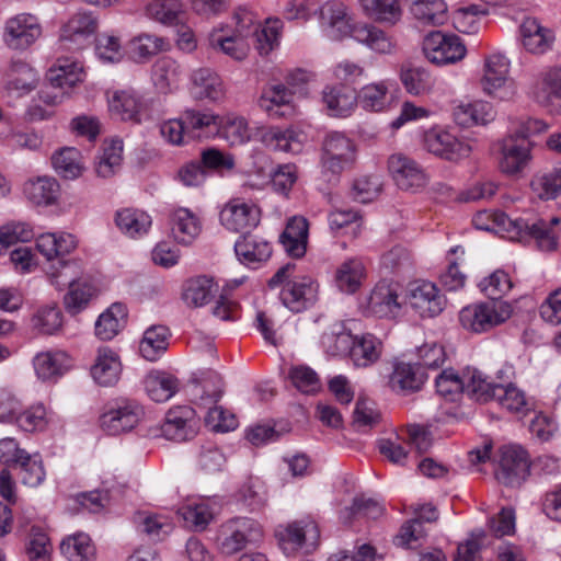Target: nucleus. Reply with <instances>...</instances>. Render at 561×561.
Here are the masks:
<instances>
[{"label": "nucleus", "mask_w": 561, "mask_h": 561, "mask_svg": "<svg viewBox=\"0 0 561 561\" xmlns=\"http://www.w3.org/2000/svg\"><path fill=\"white\" fill-rule=\"evenodd\" d=\"M495 220L500 228L508 232L529 236L540 251L551 252L558 247L561 237V218L559 217L529 221L524 218L512 219L504 213H497Z\"/></svg>", "instance_id": "obj_3"}, {"label": "nucleus", "mask_w": 561, "mask_h": 561, "mask_svg": "<svg viewBox=\"0 0 561 561\" xmlns=\"http://www.w3.org/2000/svg\"><path fill=\"white\" fill-rule=\"evenodd\" d=\"M27 459H23L19 467V478L22 484L31 488L41 485L46 478V471L42 457L38 454H27Z\"/></svg>", "instance_id": "obj_58"}, {"label": "nucleus", "mask_w": 561, "mask_h": 561, "mask_svg": "<svg viewBox=\"0 0 561 561\" xmlns=\"http://www.w3.org/2000/svg\"><path fill=\"white\" fill-rule=\"evenodd\" d=\"M388 169L397 186L404 191L416 192L428 182L425 170L414 159L403 153L390 156Z\"/></svg>", "instance_id": "obj_13"}, {"label": "nucleus", "mask_w": 561, "mask_h": 561, "mask_svg": "<svg viewBox=\"0 0 561 561\" xmlns=\"http://www.w3.org/2000/svg\"><path fill=\"white\" fill-rule=\"evenodd\" d=\"M411 308L422 318L438 316L445 308V297L439 293L435 284L422 282L415 284L408 294Z\"/></svg>", "instance_id": "obj_19"}, {"label": "nucleus", "mask_w": 561, "mask_h": 561, "mask_svg": "<svg viewBox=\"0 0 561 561\" xmlns=\"http://www.w3.org/2000/svg\"><path fill=\"white\" fill-rule=\"evenodd\" d=\"M398 298L397 288L380 283L373 289L368 299V307L379 318L394 317L401 308Z\"/></svg>", "instance_id": "obj_35"}, {"label": "nucleus", "mask_w": 561, "mask_h": 561, "mask_svg": "<svg viewBox=\"0 0 561 561\" xmlns=\"http://www.w3.org/2000/svg\"><path fill=\"white\" fill-rule=\"evenodd\" d=\"M364 13L371 20L394 24L402 14L399 0H359Z\"/></svg>", "instance_id": "obj_47"}, {"label": "nucleus", "mask_w": 561, "mask_h": 561, "mask_svg": "<svg viewBox=\"0 0 561 561\" xmlns=\"http://www.w3.org/2000/svg\"><path fill=\"white\" fill-rule=\"evenodd\" d=\"M78 245L76 237L67 232H47L36 239L37 250L45 256L47 263L45 273L49 282L58 289L66 286L78 285V279L82 274V265L78 259H68Z\"/></svg>", "instance_id": "obj_1"}, {"label": "nucleus", "mask_w": 561, "mask_h": 561, "mask_svg": "<svg viewBox=\"0 0 561 561\" xmlns=\"http://www.w3.org/2000/svg\"><path fill=\"white\" fill-rule=\"evenodd\" d=\"M530 148L529 140L515 139L514 135H507L501 144V171L508 175L520 173L530 160Z\"/></svg>", "instance_id": "obj_22"}, {"label": "nucleus", "mask_w": 561, "mask_h": 561, "mask_svg": "<svg viewBox=\"0 0 561 561\" xmlns=\"http://www.w3.org/2000/svg\"><path fill=\"white\" fill-rule=\"evenodd\" d=\"M42 35V26L36 16L28 13L16 14L7 20L3 42L14 50H25Z\"/></svg>", "instance_id": "obj_11"}, {"label": "nucleus", "mask_w": 561, "mask_h": 561, "mask_svg": "<svg viewBox=\"0 0 561 561\" xmlns=\"http://www.w3.org/2000/svg\"><path fill=\"white\" fill-rule=\"evenodd\" d=\"M354 335L343 323H334L323 332L321 346L331 356H348Z\"/></svg>", "instance_id": "obj_44"}, {"label": "nucleus", "mask_w": 561, "mask_h": 561, "mask_svg": "<svg viewBox=\"0 0 561 561\" xmlns=\"http://www.w3.org/2000/svg\"><path fill=\"white\" fill-rule=\"evenodd\" d=\"M122 365L116 353L108 347L98 351L95 363L91 368V375L100 386H113L117 382Z\"/></svg>", "instance_id": "obj_30"}, {"label": "nucleus", "mask_w": 561, "mask_h": 561, "mask_svg": "<svg viewBox=\"0 0 561 561\" xmlns=\"http://www.w3.org/2000/svg\"><path fill=\"white\" fill-rule=\"evenodd\" d=\"M466 47L457 35L440 31L431 32L424 37L423 53L436 65L455 64L466 55Z\"/></svg>", "instance_id": "obj_10"}, {"label": "nucleus", "mask_w": 561, "mask_h": 561, "mask_svg": "<svg viewBox=\"0 0 561 561\" xmlns=\"http://www.w3.org/2000/svg\"><path fill=\"white\" fill-rule=\"evenodd\" d=\"M147 13L162 24L173 25L183 13V4L180 0H156L148 4Z\"/></svg>", "instance_id": "obj_60"}, {"label": "nucleus", "mask_w": 561, "mask_h": 561, "mask_svg": "<svg viewBox=\"0 0 561 561\" xmlns=\"http://www.w3.org/2000/svg\"><path fill=\"white\" fill-rule=\"evenodd\" d=\"M291 92L284 84L271 85L263 90L259 106L271 117H282L290 110Z\"/></svg>", "instance_id": "obj_42"}, {"label": "nucleus", "mask_w": 561, "mask_h": 561, "mask_svg": "<svg viewBox=\"0 0 561 561\" xmlns=\"http://www.w3.org/2000/svg\"><path fill=\"white\" fill-rule=\"evenodd\" d=\"M427 378L422 366L414 363L397 362L389 377L390 388L401 394L419 391Z\"/></svg>", "instance_id": "obj_24"}, {"label": "nucleus", "mask_w": 561, "mask_h": 561, "mask_svg": "<svg viewBox=\"0 0 561 561\" xmlns=\"http://www.w3.org/2000/svg\"><path fill=\"white\" fill-rule=\"evenodd\" d=\"M161 435L174 442L192 439L197 432V420L195 411L187 405L171 408L161 425Z\"/></svg>", "instance_id": "obj_16"}, {"label": "nucleus", "mask_w": 561, "mask_h": 561, "mask_svg": "<svg viewBox=\"0 0 561 561\" xmlns=\"http://www.w3.org/2000/svg\"><path fill=\"white\" fill-rule=\"evenodd\" d=\"M496 479L506 486H519L530 474L528 453L518 445L503 446L500 450Z\"/></svg>", "instance_id": "obj_9"}, {"label": "nucleus", "mask_w": 561, "mask_h": 561, "mask_svg": "<svg viewBox=\"0 0 561 561\" xmlns=\"http://www.w3.org/2000/svg\"><path fill=\"white\" fill-rule=\"evenodd\" d=\"M47 411L44 404L38 403L26 409L22 408L15 424L20 430L26 433H35L44 431L47 426Z\"/></svg>", "instance_id": "obj_57"}, {"label": "nucleus", "mask_w": 561, "mask_h": 561, "mask_svg": "<svg viewBox=\"0 0 561 561\" xmlns=\"http://www.w3.org/2000/svg\"><path fill=\"white\" fill-rule=\"evenodd\" d=\"M381 348V342L370 333L354 335L348 357L356 367H369L379 359Z\"/></svg>", "instance_id": "obj_32"}, {"label": "nucleus", "mask_w": 561, "mask_h": 561, "mask_svg": "<svg viewBox=\"0 0 561 561\" xmlns=\"http://www.w3.org/2000/svg\"><path fill=\"white\" fill-rule=\"evenodd\" d=\"M108 107L113 115L123 121L139 122V101L134 93L128 91H116L108 99Z\"/></svg>", "instance_id": "obj_54"}, {"label": "nucleus", "mask_w": 561, "mask_h": 561, "mask_svg": "<svg viewBox=\"0 0 561 561\" xmlns=\"http://www.w3.org/2000/svg\"><path fill=\"white\" fill-rule=\"evenodd\" d=\"M262 538L261 526L248 517H237L225 523L218 535L221 553L231 556L241 551L248 543Z\"/></svg>", "instance_id": "obj_8"}, {"label": "nucleus", "mask_w": 561, "mask_h": 561, "mask_svg": "<svg viewBox=\"0 0 561 561\" xmlns=\"http://www.w3.org/2000/svg\"><path fill=\"white\" fill-rule=\"evenodd\" d=\"M364 271V264L358 259H350L342 263L335 275V282L340 290L347 294L355 293L360 286Z\"/></svg>", "instance_id": "obj_53"}, {"label": "nucleus", "mask_w": 561, "mask_h": 561, "mask_svg": "<svg viewBox=\"0 0 561 561\" xmlns=\"http://www.w3.org/2000/svg\"><path fill=\"white\" fill-rule=\"evenodd\" d=\"M530 187L540 199L556 198L561 193V165L535 175Z\"/></svg>", "instance_id": "obj_55"}, {"label": "nucleus", "mask_w": 561, "mask_h": 561, "mask_svg": "<svg viewBox=\"0 0 561 561\" xmlns=\"http://www.w3.org/2000/svg\"><path fill=\"white\" fill-rule=\"evenodd\" d=\"M296 265L287 263L277 270L267 285L271 289L280 287L279 299L293 312H302L318 300L319 284L310 276H295Z\"/></svg>", "instance_id": "obj_2"}, {"label": "nucleus", "mask_w": 561, "mask_h": 561, "mask_svg": "<svg viewBox=\"0 0 561 561\" xmlns=\"http://www.w3.org/2000/svg\"><path fill=\"white\" fill-rule=\"evenodd\" d=\"M323 103L331 116L345 117L356 104V93L346 85L328 87L323 90Z\"/></svg>", "instance_id": "obj_39"}, {"label": "nucleus", "mask_w": 561, "mask_h": 561, "mask_svg": "<svg viewBox=\"0 0 561 561\" xmlns=\"http://www.w3.org/2000/svg\"><path fill=\"white\" fill-rule=\"evenodd\" d=\"M236 30L230 35L222 34V28H214L208 36L209 46L220 51L233 60L242 61L250 51L248 37L251 31H245V21L251 22V14L247 11L236 12Z\"/></svg>", "instance_id": "obj_7"}, {"label": "nucleus", "mask_w": 561, "mask_h": 561, "mask_svg": "<svg viewBox=\"0 0 561 561\" xmlns=\"http://www.w3.org/2000/svg\"><path fill=\"white\" fill-rule=\"evenodd\" d=\"M536 101L550 113L561 114V68H549L538 76L533 90Z\"/></svg>", "instance_id": "obj_21"}, {"label": "nucleus", "mask_w": 561, "mask_h": 561, "mask_svg": "<svg viewBox=\"0 0 561 561\" xmlns=\"http://www.w3.org/2000/svg\"><path fill=\"white\" fill-rule=\"evenodd\" d=\"M320 533L314 522H294L284 528L276 530V537L282 550L288 556L298 549L307 546L314 548L319 539Z\"/></svg>", "instance_id": "obj_18"}, {"label": "nucleus", "mask_w": 561, "mask_h": 561, "mask_svg": "<svg viewBox=\"0 0 561 561\" xmlns=\"http://www.w3.org/2000/svg\"><path fill=\"white\" fill-rule=\"evenodd\" d=\"M98 27L96 18L91 12H78L61 28L59 41L67 50H79Z\"/></svg>", "instance_id": "obj_20"}, {"label": "nucleus", "mask_w": 561, "mask_h": 561, "mask_svg": "<svg viewBox=\"0 0 561 561\" xmlns=\"http://www.w3.org/2000/svg\"><path fill=\"white\" fill-rule=\"evenodd\" d=\"M94 289L87 283L72 285L64 297V305L66 310L75 316L87 308Z\"/></svg>", "instance_id": "obj_64"}, {"label": "nucleus", "mask_w": 561, "mask_h": 561, "mask_svg": "<svg viewBox=\"0 0 561 561\" xmlns=\"http://www.w3.org/2000/svg\"><path fill=\"white\" fill-rule=\"evenodd\" d=\"M522 36L524 47L533 54H542L550 48L553 34L550 30L543 27L537 19H526L522 26Z\"/></svg>", "instance_id": "obj_40"}, {"label": "nucleus", "mask_w": 561, "mask_h": 561, "mask_svg": "<svg viewBox=\"0 0 561 561\" xmlns=\"http://www.w3.org/2000/svg\"><path fill=\"white\" fill-rule=\"evenodd\" d=\"M61 553L69 561H93L95 547L91 538L83 533L68 536L60 543Z\"/></svg>", "instance_id": "obj_50"}, {"label": "nucleus", "mask_w": 561, "mask_h": 561, "mask_svg": "<svg viewBox=\"0 0 561 561\" xmlns=\"http://www.w3.org/2000/svg\"><path fill=\"white\" fill-rule=\"evenodd\" d=\"M320 21L327 35L332 39H341L351 34V19L342 2L328 1L320 8Z\"/></svg>", "instance_id": "obj_25"}, {"label": "nucleus", "mask_w": 561, "mask_h": 561, "mask_svg": "<svg viewBox=\"0 0 561 561\" xmlns=\"http://www.w3.org/2000/svg\"><path fill=\"white\" fill-rule=\"evenodd\" d=\"M191 91L196 100L218 101L224 96L221 79L209 68H201L192 73Z\"/></svg>", "instance_id": "obj_31"}, {"label": "nucleus", "mask_w": 561, "mask_h": 561, "mask_svg": "<svg viewBox=\"0 0 561 561\" xmlns=\"http://www.w3.org/2000/svg\"><path fill=\"white\" fill-rule=\"evenodd\" d=\"M501 386L502 383L489 380V377L477 369L466 370V394L476 401L488 402L496 399L497 388Z\"/></svg>", "instance_id": "obj_46"}, {"label": "nucleus", "mask_w": 561, "mask_h": 561, "mask_svg": "<svg viewBox=\"0 0 561 561\" xmlns=\"http://www.w3.org/2000/svg\"><path fill=\"white\" fill-rule=\"evenodd\" d=\"M36 376L43 381L55 380L70 367V357L62 351L41 352L33 358Z\"/></svg>", "instance_id": "obj_26"}, {"label": "nucleus", "mask_w": 561, "mask_h": 561, "mask_svg": "<svg viewBox=\"0 0 561 561\" xmlns=\"http://www.w3.org/2000/svg\"><path fill=\"white\" fill-rule=\"evenodd\" d=\"M401 81L407 91L414 95L426 93L433 87L430 72L421 67L402 70Z\"/></svg>", "instance_id": "obj_61"}, {"label": "nucleus", "mask_w": 561, "mask_h": 561, "mask_svg": "<svg viewBox=\"0 0 561 561\" xmlns=\"http://www.w3.org/2000/svg\"><path fill=\"white\" fill-rule=\"evenodd\" d=\"M411 12L417 21L427 25H442L447 20L444 0H413Z\"/></svg>", "instance_id": "obj_51"}, {"label": "nucleus", "mask_w": 561, "mask_h": 561, "mask_svg": "<svg viewBox=\"0 0 561 561\" xmlns=\"http://www.w3.org/2000/svg\"><path fill=\"white\" fill-rule=\"evenodd\" d=\"M64 317L56 305L39 307L31 318L33 330L39 334L55 335L62 328Z\"/></svg>", "instance_id": "obj_49"}, {"label": "nucleus", "mask_w": 561, "mask_h": 561, "mask_svg": "<svg viewBox=\"0 0 561 561\" xmlns=\"http://www.w3.org/2000/svg\"><path fill=\"white\" fill-rule=\"evenodd\" d=\"M234 252L240 263L256 268L271 257L272 247L263 238L245 232L236 241Z\"/></svg>", "instance_id": "obj_23"}, {"label": "nucleus", "mask_w": 561, "mask_h": 561, "mask_svg": "<svg viewBox=\"0 0 561 561\" xmlns=\"http://www.w3.org/2000/svg\"><path fill=\"white\" fill-rule=\"evenodd\" d=\"M171 232L174 239L190 244L201 232V221L188 208H178L170 215Z\"/></svg>", "instance_id": "obj_34"}, {"label": "nucleus", "mask_w": 561, "mask_h": 561, "mask_svg": "<svg viewBox=\"0 0 561 561\" xmlns=\"http://www.w3.org/2000/svg\"><path fill=\"white\" fill-rule=\"evenodd\" d=\"M145 389L156 402H165L171 399L180 387L179 379L167 371H151L145 378Z\"/></svg>", "instance_id": "obj_41"}, {"label": "nucleus", "mask_w": 561, "mask_h": 561, "mask_svg": "<svg viewBox=\"0 0 561 561\" xmlns=\"http://www.w3.org/2000/svg\"><path fill=\"white\" fill-rule=\"evenodd\" d=\"M115 224L119 231L129 238H140L151 227V217L144 210L124 208L115 214Z\"/></svg>", "instance_id": "obj_36"}, {"label": "nucleus", "mask_w": 561, "mask_h": 561, "mask_svg": "<svg viewBox=\"0 0 561 561\" xmlns=\"http://www.w3.org/2000/svg\"><path fill=\"white\" fill-rule=\"evenodd\" d=\"M493 106L484 101L461 103L454 110V118L458 125L470 127L472 125H485L494 119Z\"/></svg>", "instance_id": "obj_38"}, {"label": "nucleus", "mask_w": 561, "mask_h": 561, "mask_svg": "<svg viewBox=\"0 0 561 561\" xmlns=\"http://www.w3.org/2000/svg\"><path fill=\"white\" fill-rule=\"evenodd\" d=\"M170 336V330L165 325L149 327L139 343L141 356L149 362L157 360L168 350Z\"/></svg>", "instance_id": "obj_37"}, {"label": "nucleus", "mask_w": 561, "mask_h": 561, "mask_svg": "<svg viewBox=\"0 0 561 561\" xmlns=\"http://www.w3.org/2000/svg\"><path fill=\"white\" fill-rule=\"evenodd\" d=\"M180 76V65L170 57L158 59L152 67V81L156 88L164 93L176 85Z\"/></svg>", "instance_id": "obj_52"}, {"label": "nucleus", "mask_w": 561, "mask_h": 561, "mask_svg": "<svg viewBox=\"0 0 561 561\" xmlns=\"http://www.w3.org/2000/svg\"><path fill=\"white\" fill-rule=\"evenodd\" d=\"M260 208L253 203L242 199H231L219 214L221 225L233 232L248 231L260 222Z\"/></svg>", "instance_id": "obj_17"}, {"label": "nucleus", "mask_w": 561, "mask_h": 561, "mask_svg": "<svg viewBox=\"0 0 561 561\" xmlns=\"http://www.w3.org/2000/svg\"><path fill=\"white\" fill-rule=\"evenodd\" d=\"M480 289L490 298V300H502L513 285L508 274L503 270H496L479 283Z\"/></svg>", "instance_id": "obj_62"}, {"label": "nucleus", "mask_w": 561, "mask_h": 561, "mask_svg": "<svg viewBox=\"0 0 561 561\" xmlns=\"http://www.w3.org/2000/svg\"><path fill=\"white\" fill-rule=\"evenodd\" d=\"M245 31L255 37V48L260 55H268L279 44L283 22L279 19H267L263 25L255 24L253 19L243 22Z\"/></svg>", "instance_id": "obj_27"}, {"label": "nucleus", "mask_w": 561, "mask_h": 561, "mask_svg": "<svg viewBox=\"0 0 561 561\" xmlns=\"http://www.w3.org/2000/svg\"><path fill=\"white\" fill-rule=\"evenodd\" d=\"M127 308L125 305L112 304L95 322V335L102 341H110L126 325Z\"/></svg>", "instance_id": "obj_33"}, {"label": "nucleus", "mask_w": 561, "mask_h": 561, "mask_svg": "<svg viewBox=\"0 0 561 561\" xmlns=\"http://www.w3.org/2000/svg\"><path fill=\"white\" fill-rule=\"evenodd\" d=\"M7 90L21 96L35 89L38 82V73L28 64L22 60L12 61L9 70Z\"/></svg>", "instance_id": "obj_43"}, {"label": "nucleus", "mask_w": 561, "mask_h": 561, "mask_svg": "<svg viewBox=\"0 0 561 561\" xmlns=\"http://www.w3.org/2000/svg\"><path fill=\"white\" fill-rule=\"evenodd\" d=\"M48 83L38 92V101L49 107L60 104L69 90L83 80L82 67L68 59H59L47 73Z\"/></svg>", "instance_id": "obj_4"}, {"label": "nucleus", "mask_w": 561, "mask_h": 561, "mask_svg": "<svg viewBox=\"0 0 561 561\" xmlns=\"http://www.w3.org/2000/svg\"><path fill=\"white\" fill-rule=\"evenodd\" d=\"M164 41L150 34H141L130 42V54L135 60L142 61L163 49Z\"/></svg>", "instance_id": "obj_63"}, {"label": "nucleus", "mask_w": 561, "mask_h": 561, "mask_svg": "<svg viewBox=\"0 0 561 561\" xmlns=\"http://www.w3.org/2000/svg\"><path fill=\"white\" fill-rule=\"evenodd\" d=\"M24 194L37 206L54 204L59 194L58 182L48 176L38 178L24 184Z\"/></svg>", "instance_id": "obj_45"}, {"label": "nucleus", "mask_w": 561, "mask_h": 561, "mask_svg": "<svg viewBox=\"0 0 561 561\" xmlns=\"http://www.w3.org/2000/svg\"><path fill=\"white\" fill-rule=\"evenodd\" d=\"M435 386L442 397L455 401L460 393H466V371L459 376L453 369H445L436 377Z\"/></svg>", "instance_id": "obj_59"}, {"label": "nucleus", "mask_w": 561, "mask_h": 561, "mask_svg": "<svg viewBox=\"0 0 561 561\" xmlns=\"http://www.w3.org/2000/svg\"><path fill=\"white\" fill-rule=\"evenodd\" d=\"M352 37L378 54H392L397 48L392 36L371 24L354 26Z\"/></svg>", "instance_id": "obj_29"}, {"label": "nucleus", "mask_w": 561, "mask_h": 561, "mask_svg": "<svg viewBox=\"0 0 561 561\" xmlns=\"http://www.w3.org/2000/svg\"><path fill=\"white\" fill-rule=\"evenodd\" d=\"M424 148L448 161H458L469 156L471 147L454 134L442 128H431L423 137Z\"/></svg>", "instance_id": "obj_14"}, {"label": "nucleus", "mask_w": 561, "mask_h": 561, "mask_svg": "<svg viewBox=\"0 0 561 561\" xmlns=\"http://www.w3.org/2000/svg\"><path fill=\"white\" fill-rule=\"evenodd\" d=\"M142 415L144 410L137 402L121 401L101 415L100 424L108 435H119L131 431Z\"/></svg>", "instance_id": "obj_15"}, {"label": "nucleus", "mask_w": 561, "mask_h": 561, "mask_svg": "<svg viewBox=\"0 0 561 561\" xmlns=\"http://www.w3.org/2000/svg\"><path fill=\"white\" fill-rule=\"evenodd\" d=\"M53 167L58 175L64 179L73 180L83 171L82 156L73 147H66L51 157Z\"/></svg>", "instance_id": "obj_48"}, {"label": "nucleus", "mask_w": 561, "mask_h": 561, "mask_svg": "<svg viewBox=\"0 0 561 561\" xmlns=\"http://www.w3.org/2000/svg\"><path fill=\"white\" fill-rule=\"evenodd\" d=\"M356 101L366 111H382L388 103V87L385 82L367 84L356 95Z\"/></svg>", "instance_id": "obj_56"}, {"label": "nucleus", "mask_w": 561, "mask_h": 561, "mask_svg": "<svg viewBox=\"0 0 561 561\" xmlns=\"http://www.w3.org/2000/svg\"><path fill=\"white\" fill-rule=\"evenodd\" d=\"M512 312V306L507 301L489 300L462 308L459 320L465 329L481 333L505 322Z\"/></svg>", "instance_id": "obj_5"}, {"label": "nucleus", "mask_w": 561, "mask_h": 561, "mask_svg": "<svg viewBox=\"0 0 561 561\" xmlns=\"http://www.w3.org/2000/svg\"><path fill=\"white\" fill-rule=\"evenodd\" d=\"M323 168L336 174L351 167L355 161L356 150L353 141L339 131L329 133L323 140Z\"/></svg>", "instance_id": "obj_12"}, {"label": "nucleus", "mask_w": 561, "mask_h": 561, "mask_svg": "<svg viewBox=\"0 0 561 561\" xmlns=\"http://www.w3.org/2000/svg\"><path fill=\"white\" fill-rule=\"evenodd\" d=\"M218 293V285L213 278L207 276H197L187 279L182 287V299L193 308H199L207 305Z\"/></svg>", "instance_id": "obj_28"}, {"label": "nucleus", "mask_w": 561, "mask_h": 561, "mask_svg": "<svg viewBox=\"0 0 561 561\" xmlns=\"http://www.w3.org/2000/svg\"><path fill=\"white\" fill-rule=\"evenodd\" d=\"M510 60L503 54H492L485 58L481 87L484 93L501 101H507L516 94V85L508 76Z\"/></svg>", "instance_id": "obj_6"}]
</instances>
